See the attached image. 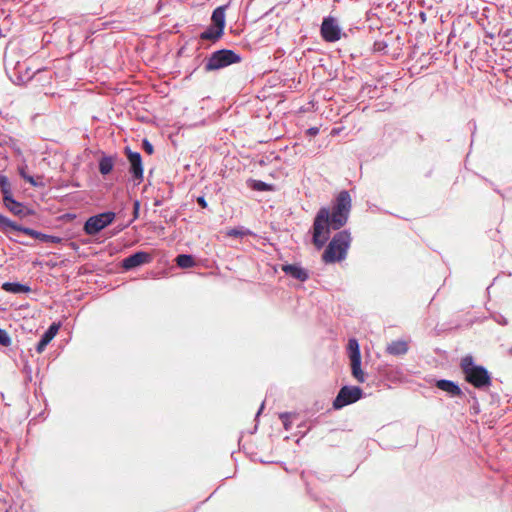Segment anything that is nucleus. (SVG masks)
Wrapping results in <instances>:
<instances>
[{"label": "nucleus", "mask_w": 512, "mask_h": 512, "mask_svg": "<svg viewBox=\"0 0 512 512\" xmlns=\"http://www.w3.org/2000/svg\"><path fill=\"white\" fill-rule=\"evenodd\" d=\"M320 32L326 42H336L341 37V28L337 20L331 16L323 19Z\"/></svg>", "instance_id": "nucleus-9"}, {"label": "nucleus", "mask_w": 512, "mask_h": 512, "mask_svg": "<svg viewBox=\"0 0 512 512\" xmlns=\"http://www.w3.org/2000/svg\"><path fill=\"white\" fill-rule=\"evenodd\" d=\"M387 353L394 356H401L408 352V344L404 340H395L388 344Z\"/></svg>", "instance_id": "nucleus-18"}, {"label": "nucleus", "mask_w": 512, "mask_h": 512, "mask_svg": "<svg viewBox=\"0 0 512 512\" xmlns=\"http://www.w3.org/2000/svg\"><path fill=\"white\" fill-rule=\"evenodd\" d=\"M282 271L286 275L301 282H305L309 278L308 271L298 264H284L282 265Z\"/></svg>", "instance_id": "nucleus-13"}, {"label": "nucleus", "mask_w": 512, "mask_h": 512, "mask_svg": "<svg viewBox=\"0 0 512 512\" xmlns=\"http://www.w3.org/2000/svg\"><path fill=\"white\" fill-rule=\"evenodd\" d=\"M10 230L24 233L32 238L38 239L39 241H41L43 243L57 244V243H61V241H62L61 237L42 233V232L34 230L32 228L19 225L16 222L8 219V221L4 225V228L1 230V232L4 233L11 241H16L11 236H9L8 233Z\"/></svg>", "instance_id": "nucleus-5"}, {"label": "nucleus", "mask_w": 512, "mask_h": 512, "mask_svg": "<svg viewBox=\"0 0 512 512\" xmlns=\"http://www.w3.org/2000/svg\"><path fill=\"white\" fill-rule=\"evenodd\" d=\"M351 365V374L359 382H365V374L361 368V357L349 358Z\"/></svg>", "instance_id": "nucleus-20"}, {"label": "nucleus", "mask_w": 512, "mask_h": 512, "mask_svg": "<svg viewBox=\"0 0 512 512\" xmlns=\"http://www.w3.org/2000/svg\"><path fill=\"white\" fill-rule=\"evenodd\" d=\"M124 152L129 162V173L132 179L138 184L141 183L144 173L141 154L139 152L132 151L129 146L125 147Z\"/></svg>", "instance_id": "nucleus-8"}, {"label": "nucleus", "mask_w": 512, "mask_h": 512, "mask_svg": "<svg viewBox=\"0 0 512 512\" xmlns=\"http://www.w3.org/2000/svg\"><path fill=\"white\" fill-rule=\"evenodd\" d=\"M142 148L149 155L153 154L154 152V147L148 139L142 140Z\"/></svg>", "instance_id": "nucleus-30"}, {"label": "nucleus", "mask_w": 512, "mask_h": 512, "mask_svg": "<svg viewBox=\"0 0 512 512\" xmlns=\"http://www.w3.org/2000/svg\"><path fill=\"white\" fill-rule=\"evenodd\" d=\"M3 204L12 214L21 218L30 216L34 213L33 210L26 208L23 203L17 201L13 195L3 197Z\"/></svg>", "instance_id": "nucleus-11"}, {"label": "nucleus", "mask_w": 512, "mask_h": 512, "mask_svg": "<svg viewBox=\"0 0 512 512\" xmlns=\"http://www.w3.org/2000/svg\"><path fill=\"white\" fill-rule=\"evenodd\" d=\"M509 354L512 355V347L509 349Z\"/></svg>", "instance_id": "nucleus-40"}, {"label": "nucleus", "mask_w": 512, "mask_h": 512, "mask_svg": "<svg viewBox=\"0 0 512 512\" xmlns=\"http://www.w3.org/2000/svg\"><path fill=\"white\" fill-rule=\"evenodd\" d=\"M278 416L286 417V416H294V415L291 412H281L278 414Z\"/></svg>", "instance_id": "nucleus-38"}, {"label": "nucleus", "mask_w": 512, "mask_h": 512, "mask_svg": "<svg viewBox=\"0 0 512 512\" xmlns=\"http://www.w3.org/2000/svg\"><path fill=\"white\" fill-rule=\"evenodd\" d=\"M363 396V390L358 386H343L335 399L332 402V408L335 410L341 409L347 405H350Z\"/></svg>", "instance_id": "nucleus-7"}, {"label": "nucleus", "mask_w": 512, "mask_h": 512, "mask_svg": "<svg viewBox=\"0 0 512 512\" xmlns=\"http://www.w3.org/2000/svg\"><path fill=\"white\" fill-rule=\"evenodd\" d=\"M424 17H425V13H424V12H422V13H421V18H424Z\"/></svg>", "instance_id": "nucleus-39"}, {"label": "nucleus", "mask_w": 512, "mask_h": 512, "mask_svg": "<svg viewBox=\"0 0 512 512\" xmlns=\"http://www.w3.org/2000/svg\"><path fill=\"white\" fill-rule=\"evenodd\" d=\"M27 168H28V166L25 162L18 165L17 171H18V174L20 175V177L23 180H25L26 182H28L33 187H43L44 183L42 181V177L35 178V177L29 175L27 173Z\"/></svg>", "instance_id": "nucleus-16"}, {"label": "nucleus", "mask_w": 512, "mask_h": 512, "mask_svg": "<svg viewBox=\"0 0 512 512\" xmlns=\"http://www.w3.org/2000/svg\"><path fill=\"white\" fill-rule=\"evenodd\" d=\"M197 204L201 207V208H207L208 207V204H207V201L205 199V197L203 195L201 196H198L197 199Z\"/></svg>", "instance_id": "nucleus-32"}, {"label": "nucleus", "mask_w": 512, "mask_h": 512, "mask_svg": "<svg viewBox=\"0 0 512 512\" xmlns=\"http://www.w3.org/2000/svg\"><path fill=\"white\" fill-rule=\"evenodd\" d=\"M436 387L444 392H446L451 397H461L463 395V392L458 385V383L447 380V379H440L436 381Z\"/></svg>", "instance_id": "nucleus-14"}, {"label": "nucleus", "mask_w": 512, "mask_h": 512, "mask_svg": "<svg viewBox=\"0 0 512 512\" xmlns=\"http://www.w3.org/2000/svg\"><path fill=\"white\" fill-rule=\"evenodd\" d=\"M347 348L349 358L361 357L360 346L357 339H349Z\"/></svg>", "instance_id": "nucleus-25"}, {"label": "nucleus", "mask_w": 512, "mask_h": 512, "mask_svg": "<svg viewBox=\"0 0 512 512\" xmlns=\"http://www.w3.org/2000/svg\"><path fill=\"white\" fill-rule=\"evenodd\" d=\"M115 217L116 214L112 211L90 216L84 223L83 231L87 235L94 236L108 227L114 221Z\"/></svg>", "instance_id": "nucleus-6"}, {"label": "nucleus", "mask_w": 512, "mask_h": 512, "mask_svg": "<svg viewBox=\"0 0 512 512\" xmlns=\"http://www.w3.org/2000/svg\"><path fill=\"white\" fill-rule=\"evenodd\" d=\"M281 419H282L284 428L286 430H289L291 428L293 420H295L296 418H281Z\"/></svg>", "instance_id": "nucleus-33"}, {"label": "nucleus", "mask_w": 512, "mask_h": 512, "mask_svg": "<svg viewBox=\"0 0 512 512\" xmlns=\"http://www.w3.org/2000/svg\"><path fill=\"white\" fill-rule=\"evenodd\" d=\"M133 208H134V219H136L138 217L139 208H140V202L138 200L134 201Z\"/></svg>", "instance_id": "nucleus-35"}, {"label": "nucleus", "mask_w": 512, "mask_h": 512, "mask_svg": "<svg viewBox=\"0 0 512 512\" xmlns=\"http://www.w3.org/2000/svg\"><path fill=\"white\" fill-rule=\"evenodd\" d=\"M469 392V395L471 396L472 400H473V403L471 404V413L472 414H478L480 413V407H479V404L477 402V400L475 399V397L472 395V392L471 391H468Z\"/></svg>", "instance_id": "nucleus-31"}, {"label": "nucleus", "mask_w": 512, "mask_h": 512, "mask_svg": "<svg viewBox=\"0 0 512 512\" xmlns=\"http://www.w3.org/2000/svg\"><path fill=\"white\" fill-rule=\"evenodd\" d=\"M247 185L252 190L260 191V192L274 191V188H275L273 184H269L264 181L256 180V179H248Z\"/></svg>", "instance_id": "nucleus-23"}, {"label": "nucleus", "mask_w": 512, "mask_h": 512, "mask_svg": "<svg viewBox=\"0 0 512 512\" xmlns=\"http://www.w3.org/2000/svg\"><path fill=\"white\" fill-rule=\"evenodd\" d=\"M175 262L177 266L182 269L192 268L196 265L194 257L190 254H179L176 257Z\"/></svg>", "instance_id": "nucleus-24"}, {"label": "nucleus", "mask_w": 512, "mask_h": 512, "mask_svg": "<svg viewBox=\"0 0 512 512\" xmlns=\"http://www.w3.org/2000/svg\"><path fill=\"white\" fill-rule=\"evenodd\" d=\"M228 8V4L218 6L215 8L211 15V23L216 27L225 30L226 20L225 11Z\"/></svg>", "instance_id": "nucleus-17"}, {"label": "nucleus", "mask_w": 512, "mask_h": 512, "mask_svg": "<svg viewBox=\"0 0 512 512\" xmlns=\"http://www.w3.org/2000/svg\"><path fill=\"white\" fill-rule=\"evenodd\" d=\"M489 318H491L493 321H495L496 323H498L501 326L508 325L507 318L499 312H491L489 315Z\"/></svg>", "instance_id": "nucleus-28"}, {"label": "nucleus", "mask_w": 512, "mask_h": 512, "mask_svg": "<svg viewBox=\"0 0 512 512\" xmlns=\"http://www.w3.org/2000/svg\"><path fill=\"white\" fill-rule=\"evenodd\" d=\"M8 219H9L8 217H6L0 213V231L4 228V225L6 224Z\"/></svg>", "instance_id": "nucleus-36"}, {"label": "nucleus", "mask_w": 512, "mask_h": 512, "mask_svg": "<svg viewBox=\"0 0 512 512\" xmlns=\"http://www.w3.org/2000/svg\"><path fill=\"white\" fill-rule=\"evenodd\" d=\"M352 209V199L349 191L342 190L333 201L331 210L321 207L313 220L312 243L316 249H322L330 238L332 230L338 231L344 227Z\"/></svg>", "instance_id": "nucleus-1"}, {"label": "nucleus", "mask_w": 512, "mask_h": 512, "mask_svg": "<svg viewBox=\"0 0 512 512\" xmlns=\"http://www.w3.org/2000/svg\"><path fill=\"white\" fill-rule=\"evenodd\" d=\"M60 328L59 323H52L48 329L42 334L40 340L36 344V352L42 353L47 345L53 340V338L58 333V330Z\"/></svg>", "instance_id": "nucleus-12"}, {"label": "nucleus", "mask_w": 512, "mask_h": 512, "mask_svg": "<svg viewBox=\"0 0 512 512\" xmlns=\"http://www.w3.org/2000/svg\"><path fill=\"white\" fill-rule=\"evenodd\" d=\"M461 370L465 380L479 390H486L492 384L491 373L482 365L476 364L471 355L461 359Z\"/></svg>", "instance_id": "nucleus-2"}, {"label": "nucleus", "mask_w": 512, "mask_h": 512, "mask_svg": "<svg viewBox=\"0 0 512 512\" xmlns=\"http://www.w3.org/2000/svg\"><path fill=\"white\" fill-rule=\"evenodd\" d=\"M11 337L5 329L0 328V346L8 347L11 345Z\"/></svg>", "instance_id": "nucleus-29"}, {"label": "nucleus", "mask_w": 512, "mask_h": 512, "mask_svg": "<svg viewBox=\"0 0 512 512\" xmlns=\"http://www.w3.org/2000/svg\"><path fill=\"white\" fill-rule=\"evenodd\" d=\"M152 261V255L146 251H136L135 253L125 257L121 261V267L124 271H131L144 264H148Z\"/></svg>", "instance_id": "nucleus-10"}, {"label": "nucleus", "mask_w": 512, "mask_h": 512, "mask_svg": "<svg viewBox=\"0 0 512 512\" xmlns=\"http://www.w3.org/2000/svg\"><path fill=\"white\" fill-rule=\"evenodd\" d=\"M0 191L3 197L12 196V188L7 176L0 175Z\"/></svg>", "instance_id": "nucleus-26"}, {"label": "nucleus", "mask_w": 512, "mask_h": 512, "mask_svg": "<svg viewBox=\"0 0 512 512\" xmlns=\"http://www.w3.org/2000/svg\"><path fill=\"white\" fill-rule=\"evenodd\" d=\"M224 35V30L216 27L214 24H210L203 32L200 33L199 37L201 40H207L212 43H216Z\"/></svg>", "instance_id": "nucleus-15"}, {"label": "nucleus", "mask_w": 512, "mask_h": 512, "mask_svg": "<svg viewBox=\"0 0 512 512\" xmlns=\"http://www.w3.org/2000/svg\"><path fill=\"white\" fill-rule=\"evenodd\" d=\"M114 168V157L103 154L98 161V169L101 175L106 176L112 172Z\"/></svg>", "instance_id": "nucleus-19"}, {"label": "nucleus", "mask_w": 512, "mask_h": 512, "mask_svg": "<svg viewBox=\"0 0 512 512\" xmlns=\"http://www.w3.org/2000/svg\"><path fill=\"white\" fill-rule=\"evenodd\" d=\"M263 409H264V403L261 404V406L259 407V409L257 410V412L255 413L254 416H256V417L261 416Z\"/></svg>", "instance_id": "nucleus-37"}, {"label": "nucleus", "mask_w": 512, "mask_h": 512, "mask_svg": "<svg viewBox=\"0 0 512 512\" xmlns=\"http://www.w3.org/2000/svg\"><path fill=\"white\" fill-rule=\"evenodd\" d=\"M242 57L232 49H219L212 52L203 61V69L206 73L219 71L230 65L240 63Z\"/></svg>", "instance_id": "nucleus-4"}, {"label": "nucleus", "mask_w": 512, "mask_h": 512, "mask_svg": "<svg viewBox=\"0 0 512 512\" xmlns=\"http://www.w3.org/2000/svg\"><path fill=\"white\" fill-rule=\"evenodd\" d=\"M330 399L327 397H321L313 403L311 408L312 413H320V416H323L326 412L330 411Z\"/></svg>", "instance_id": "nucleus-22"}, {"label": "nucleus", "mask_w": 512, "mask_h": 512, "mask_svg": "<svg viewBox=\"0 0 512 512\" xmlns=\"http://www.w3.org/2000/svg\"><path fill=\"white\" fill-rule=\"evenodd\" d=\"M2 287L6 292L13 294H24L31 290L29 286L19 282H5Z\"/></svg>", "instance_id": "nucleus-21"}, {"label": "nucleus", "mask_w": 512, "mask_h": 512, "mask_svg": "<svg viewBox=\"0 0 512 512\" xmlns=\"http://www.w3.org/2000/svg\"><path fill=\"white\" fill-rule=\"evenodd\" d=\"M351 242L352 237L349 230L344 229L335 233L322 254L323 262L331 264L344 260Z\"/></svg>", "instance_id": "nucleus-3"}, {"label": "nucleus", "mask_w": 512, "mask_h": 512, "mask_svg": "<svg viewBox=\"0 0 512 512\" xmlns=\"http://www.w3.org/2000/svg\"><path fill=\"white\" fill-rule=\"evenodd\" d=\"M319 131L318 127H310L307 129L306 134L310 137H314L319 133Z\"/></svg>", "instance_id": "nucleus-34"}, {"label": "nucleus", "mask_w": 512, "mask_h": 512, "mask_svg": "<svg viewBox=\"0 0 512 512\" xmlns=\"http://www.w3.org/2000/svg\"><path fill=\"white\" fill-rule=\"evenodd\" d=\"M251 231L244 227L232 228L227 232V235L235 238H243L244 236L250 235Z\"/></svg>", "instance_id": "nucleus-27"}]
</instances>
